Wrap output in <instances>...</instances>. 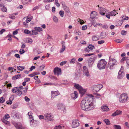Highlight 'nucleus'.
I'll return each instance as SVG.
<instances>
[{"mask_svg": "<svg viewBox=\"0 0 129 129\" xmlns=\"http://www.w3.org/2000/svg\"><path fill=\"white\" fill-rule=\"evenodd\" d=\"M45 66L44 65H42L40 67V70H43Z\"/></svg>", "mask_w": 129, "mask_h": 129, "instance_id": "e2e57ef3", "label": "nucleus"}, {"mask_svg": "<svg viewBox=\"0 0 129 129\" xmlns=\"http://www.w3.org/2000/svg\"><path fill=\"white\" fill-rule=\"evenodd\" d=\"M17 68L18 70L20 71H22L24 69L23 67L20 66H18Z\"/></svg>", "mask_w": 129, "mask_h": 129, "instance_id": "473e14b6", "label": "nucleus"}, {"mask_svg": "<svg viewBox=\"0 0 129 129\" xmlns=\"http://www.w3.org/2000/svg\"><path fill=\"white\" fill-rule=\"evenodd\" d=\"M22 2L24 4H25L28 3L27 0H22Z\"/></svg>", "mask_w": 129, "mask_h": 129, "instance_id": "864d4df0", "label": "nucleus"}, {"mask_svg": "<svg viewBox=\"0 0 129 129\" xmlns=\"http://www.w3.org/2000/svg\"><path fill=\"white\" fill-rule=\"evenodd\" d=\"M78 94L76 91H75L73 93L71 94V96L72 99L75 100L78 96Z\"/></svg>", "mask_w": 129, "mask_h": 129, "instance_id": "1a4fd4ad", "label": "nucleus"}, {"mask_svg": "<svg viewBox=\"0 0 129 129\" xmlns=\"http://www.w3.org/2000/svg\"><path fill=\"white\" fill-rule=\"evenodd\" d=\"M51 93L52 94V97L53 98H54L55 96L59 94V93L58 91H52L51 92Z\"/></svg>", "mask_w": 129, "mask_h": 129, "instance_id": "ddd939ff", "label": "nucleus"}, {"mask_svg": "<svg viewBox=\"0 0 129 129\" xmlns=\"http://www.w3.org/2000/svg\"><path fill=\"white\" fill-rule=\"evenodd\" d=\"M9 18L12 19H14L15 18V17L12 14H10L9 15Z\"/></svg>", "mask_w": 129, "mask_h": 129, "instance_id": "49530a36", "label": "nucleus"}, {"mask_svg": "<svg viewBox=\"0 0 129 129\" xmlns=\"http://www.w3.org/2000/svg\"><path fill=\"white\" fill-rule=\"evenodd\" d=\"M122 113V112L119 110H117L115 112L112 114V115L115 116L117 115H120Z\"/></svg>", "mask_w": 129, "mask_h": 129, "instance_id": "dca6fc26", "label": "nucleus"}, {"mask_svg": "<svg viewBox=\"0 0 129 129\" xmlns=\"http://www.w3.org/2000/svg\"><path fill=\"white\" fill-rule=\"evenodd\" d=\"M113 126L115 129H121V127L119 125H115Z\"/></svg>", "mask_w": 129, "mask_h": 129, "instance_id": "2f4dec72", "label": "nucleus"}, {"mask_svg": "<svg viewBox=\"0 0 129 129\" xmlns=\"http://www.w3.org/2000/svg\"><path fill=\"white\" fill-rule=\"evenodd\" d=\"M104 42L105 41L104 40H101L98 41V44H101L104 43Z\"/></svg>", "mask_w": 129, "mask_h": 129, "instance_id": "4d7b16f0", "label": "nucleus"}, {"mask_svg": "<svg viewBox=\"0 0 129 129\" xmlns=\"http://www.w3.org/2000/svg\"><path fill=\"white\" fill-rule=\"evenodd\" d=\"M108 11L107 10L104 8H102L101 9L100 13L102 15H104L105 14V13H106Z\"/></svg>", "mask_w": 129, "mask_h": 129, "instance_id": "4468645a", "label": "nucleus"}, {"mask_svg": "<svg viewBox=\"0 0 129 129\" xmlns=\"http://www.w3.org/2000/svg\"><path fill=\"white\" fill-rule=\"evenodd\" d=\"M99 39V38L98 36H93L92 38V40L93 41H96L98 40Z\"/></svg>", "mask_w": 129, "mask_h": 129, "instance_id": "b1692460", "label": "nucleus"}, {"mask_svg": "<svg viewBox=\"0 0 129 129\" xmlns=\"http://www.w3.org/2000/svg\"><path fill=\"white\" fill-rule=\"evenodd\" d=\"M25 52V51L24 49H21L19 51V52L20 54H22L24 53Z\"/></svg>", "mask_w": 129, "mask_h": 129, "instance_id": "052dcab7", "label": "nucleus"}, {"mask_svg": "<svg viewBox=\"0 0 129 129\" xmlns=\"http://www.w3.org/2000/svg\"><path fill=\"white\" fill-rule=\"evenodd\" d=\"M79 91L80 93H81L82 95L84 94L85 92V90L84 89H83L82 87Z\"/></svg>", "mask_w": 129, "mask_h": 129, "instance_id": "cd10ccee", "label": "nucleus"}, {"mask_svg": "<svg viewBox=\"0 0 129 129\" xmlns=\"http://www.w3.org/2000/svg\"><path fill=\"white\" fill-rule=\"evenodd\" d=\"M5 98L3 97H1L0 99V102L1 103H3L5 102Z\"/></svg>", "mask_w": 129, "mask_h": 129, "instance_id": "a18cd8bd", "label": "nucleus"}, {"mask_svg": "<svg viewBox=\"0 0 129 129\" xmlns=\"http://www.w3.org/2000/svg\"><path fill=\"white\" fill-rule=\"evenodd\" d=\"M109 13L110 14L111 16H115L116 14L118 13H117L116 11L115 10H114L110 13Z\"/></svg>", "mask_w": 129, "mask_h": 129, "instance_id": "aec40b11", "label": "nucleus"}, {"mask_svg": "<svg viewBox=\"0 0 129 129\" xmlns=\"http://www.w3.org/2000/svg\"><path fill=\"white\" fill-rule=\"evenodd\" d=\"M65 46L64 45H62V47L60 50V53L62 52L65 50Z\"/></svg>", "mask_w": 129, "mask_h": 129, "instance_id": "c9c22d12", "label": "nucleus"}, {"mask_svg": "<svg viewBox=\"0 0 129 129\" xmlns=\"http://www.w3.org/2000/svg\"><path fill=\"white\" fill-rule=\"evenodd\" d=\"M35 29L37 31H40L42 30V28L40 27H35Z\"/></svg>", "mask_w": 129, "mask_h": 129, "instance_id": "7c9ffc66", "label": "nucleus"}, {"mask_svg": "<svg viewBox=\"0 0 129 129\" xmlns=\"http://www.w3.org/2000/svg\"><path fill=\"white\" fill-rule=\"evenodd\" d=\"M61 69L58 67L55 68L54 70V74L57 75L58 76L61 74Z\"/></svg>", "mask_w": 129, "mask_h": 129, "instance_id": "6e6552de", "label": "nucleus"}, {"mask_svg": "<svg viewBox=\"0 0 129 129\" xmlns=\"http://www.w3.org/2000/svg\"><path fill=\"white\" fill-rule=\"evenodd\" d=\"M75 61L76 59L75 58H72L71 59V61H70V63L71 64H74L75 63Z\"/></svg>", "mask_w": 129, "mask_h": 129, "instance_id": "79ce46f5", "label": "nucleus"}, {"mask_svg": "<svg viewBox=\"0 0 129 129\" xmlns=\"http://www.w3.org/2000/svg\"><path fill=\"white\" fill-rule=\"evenodd\" d=\"M79 121L77 119H74L72 121L71 126L72 127L75 128L79 126Z\"/></svg>", "mask_w": 129, "mask_h": 129, "instance_id": "0eeeda50", "label": "nucleus"}, {"mask_svg": "<svg viewBox=\"0 0 129 129\" xmlns=\"http://www.w3.org/2000/svg\"><path fill=\"white\" fill-rule=\"evenodd\" d=\"M64 128V126L62 125H60L55 126L54 129H63Z\"/></svg>", "mask_w": 129, "mask_h": 129, "instance_id": "5701e85b", "label": "nucleus"}, {"mask_svg": "<svg viewBox=\"0 0 129 129\" xmlns=\"http://www.w3.org/2000/svg\"><path fill=\"white\" fill-rule=\"evenodd\" d=\"M55 2L56 5L57 6V7H58L60 6V4L58 2V0H55Z\"/></svg>", "mask_w": 129, "mask_h": 129, "instance_id": "8fccbe9b", "label": "nucleus"}, {"mask_svg": "<svg viewBox=\"0 0 129 129\" xmlns=\"http://www.w3.org/2000/svg\"><path fill=\"white\" fill-rule=\"evenodd\" d=\"M80 22V23L81 24H83L84 23V21H83V20H82V19L81 20L80 19H79L78 20V22Z\"/></svg>", "mask_w": 129, "mask_h": 129, "instance_id": "5fc2aeb1", "label": "nucleus"}, {"mask_svg": "<svg viewBox=\"0 0 129 129\" xmlns=\"http://www.w3.org/2000/svg\"><path fill=\"white\" fill-rule=\"evenodd\" d=\"M88 71L87 69L85 66H84L83 67V72L84 73Z\"/></svg>", "mask_w": 129, "mask_h": 129, "instance_id": "37998d69", "label": "nucleus"}, {"mask_svg": "<svg viewBox=\"0 0 129 129\" xmlns=\"http://www.w3.org/2000/svg\"><path fill=\"white\" fill-rule=\"evenodd\" d=\"M31 17H29L28 18H27V19L26 20V23H28L30 22L31 20Z\"/></svg>", "mask_w": 129, "mask_h": 129, "instance_id": "58836bf2", "label": "nucleus"}, {"mask_svg": "<svg viewBox=\"0 0 129 129\" xmlns=\"http://www.w3.org/2000/svg\"><path fill=\"white\" fill-rule=\"evenodd\" d=\"M21 76V74L15 75L12 77V79L13 80L17 79L20 77Z\"/></svg>", "mask_w": 129, "mask_h": 129, "instance_id": "6ab92c4d", "label": "nucleus"}, {"mask_svg": "<svg viewBox=\"0 0 129 129\" xmlns=\"http://www.w3.org/2000/svg\"><path fill=\"white\" fill-rule=\"evenodd\" d=\"M10 116L8 114H6L5 116L3 117V119H7L8 118H9Z\"/></svg>", "mask_w": 129, "mask_h": 129, "instance_id": "f704fd0d", "label": "nucleus"}, {"mask_svg": "<svg viewBox=\"0 0 129 129\" xmlns=\"http://www.w3.org/2000/svg\"><path fill=\"white\" fill-rule=\"evenodd\" d=\"M107 36L106 33L105 32H103L101 33V36L102 38L105 37Z\"/></svg>", "mask_w": 129, "mask_h": 129, "instance_id": "c85d7f7f", "label": "nucleus"}, {"mask_svg": "<svg viewBox=\"0 0 129 129\" xmlns=\"http://www.w3.org/2000/svg\"><path fill=\"white\" fill-rule=\"evenodd\" d=\"M115 41L116 42L118 43H121L122 41L121 40H115Z\"/></svg>", "mask_w": 129, "mask_h": 129, "instance_id": "338daca9", "label": "nucleus"}, {"mask_svg": "<svg viewBox=\"0 0 129 129\" xmlns=\"http://www.w3.org/2000/svg\"><path fill=\"white\" fill-rule=\"evenodd\" d=\"M27 41H28V43L29 44H31L33 42L32 40L29 38H27Z\"/></svg>", "mask_w": 129, "mask_h": 129, "instance_id": "e433bc0d", "label": "nucleus"}, {"mask_svg": "<svg viewBox=\"0 0 129 129\" xmlns=\"http://www.w3.org/2000/svg\"><path fill=\"white\" fill-rule=\"evenodd\" d=\"M121 33L122 35H124L126 34V31L124 30H122L121 31Z\"/></svg>", "mask_w": 129, "mask_h": 129, "instance_id": "774afa93", "label": "nucleus"}, {"mask_svg": "<svg viewBox=\"0 0 129 129\" xmlns=\"http://www.w3.org/2000/svg\"><path fill=\"white\" fill-rule=\"evenodd\" d=\"M67 62L66 61H63L62 62L60 63V65L61 66H63V65L67 63Z\"/></svg>", "mask_w": 129, "mask_h": 129, "instance_id": "13d9d810", "label": "nucleus"}, {"mask_svg": "<svg viewBox=\"0 0 129 129\" xmlns=\"http://www.w3.org/2000/svg\"><path fill=\"white\" fill-rule=\"evenodd\" d=\"M94 54V53H90V54H84V55L85 56H90L93 55Z\"/></svg>", "mask_w": 129, "mask_h": 129, "instance_id": "6e6d98bb", "label": "nucleus"}, {"mask_svg": "<svg viewBox=\"0 0 129 129\" xmlns=\"http://www.w3.org/2000/svg\"><path fill=\"white\" fill-rule=\"evenodd\" d=\"M93 97L92 94H89L83 98L80 104L82 109L87 111L93 109Z\"/></svg>", "mask_w": 129, "mask_h": 129, "instance_id": "f257e3e1", "label": "nucleus"}, {"mask_svg": "<svg viewBox=\"0 0 129 129\" xmlns=\"http://www.w3.org/2000/svg\"><path fill=\"white\" fill-rule=\"evenodd\" d=\"M101 109L103 111H106L109 110V108L108 107L105 106H103L102 107Z\"/></svg>", "mask_w": 129, "mask_h": 129, "instance_id": "f3484780", "label": "nucleus"}, {"mask_svg": "<svg viewBox=\"0 0 129 129\" xmlns=\"http://www.w3.org/2000/svg\"><path fill=\"white\" fill-rule=\"evenodd\" d=\"M103 87V85L99 84L94 85L92 86V88H93V90H94L96 92H98Z\"/></svg>", "mask_w": 129, "mask_h": 129, "instance_id": "423d86ee", "label": "nucleus"}, {"mask_svg": "<svg viewBox=\"0 0 129 129\" xmlns=\"http://www.w3.org/2000/svg\"><path fill=\"white\" fill-rule=\"evenodd\" d=\"M74 87L78 90H79L82 87L81 86L79 85V84H75L74 85Z\"/></svg>", "mask_w": 129, "mask_h": 129, "instance_id": "412c9836", "label": "nucleus"}, {"mask_svg": "<svg viewBox=\"0 0 129 129\" xmlns=\"http://www.w3.org/2000/svg\"><path fill=\"white\" fill-rule=\"evenodd\" d=\"M128 100V97L127 94L125 93L122 94L119 98V101L120 103L125 102Z\"/></svg>", "mask_w": 129, "mask_h": 129, "instance_id": "f03ea898", "label": "nucleus"}, {"mask_svg": "<svg viewBox=\"0 0 129 129\" xmlns=\"http://www.w3.org/2000/svg\"><path fill=\"white\" fill-rule=\"evenodd\" d=\"M45 119L47 121H49L52 120L53 119L52 115L51 113H46L44 115Z\"/></svg>", "mask_w": 129, "mask_h": 129, "instance_id": "39448f33", "label": "nucleus"}, {"mask_svg": "<svg viewBox=\"0 0 129 129\" xmlns=\"http://www.w3.org/2000/svg\"><path fill=\"white\" fill-rule=\"evenodd\" d=\"M2 122L6 124L7 125H9L10 122L8 121L5 119H2Z\"/></svg>", "mask_w": 129, "mask_h": 129, "instance_id": "4be33fe9", "label": "nucleus"}, {"mask_svg": "<svg viewBox=\"0 0 129 129\" xmlns=\"http://www.w3.org/2000/svg\"><path fill=\"white\" fill-rule=\"evenodd\" d=\"M87 47L90 50H92L94 48V46L92 45H89Z\"/></svg>", "mask_w": 129, "mask_h": 129, "instance_id": "4c0bfd02", "label": "nucleus"}, {"mask_svg": "<svg viewBox=\"0 0 129 129\" xmlns=\"http://www.w3.org/2000/svg\"><path fill=\"white\" fill-rule=\"evenodd\" d=\"M53 19L54 21L56 22H58V19L56 16H54L53 17Z\"/></svg>", "mask_w": 129, "mask_h": 129, "instance_id": "c03bdc74", "label": "nucleus"}, {"mask_svg": "<svg viewBox=\"0 0 129 129\" xmlns=\"http://www.w3.org/2000/svg\"><path fill=\"white\" fill-rule=\"evenodd\" d=\"M124 76V73L122 71L120 70L118 73V78L120 79L121 78L123 77Z\"/></svg>", "mask_w": 129, "mask_h": 129, "instance_id": "2eb2a0df", "label": "nucleus"}, {"mask_svg": "<svg viewBox=\"0 0 129 129\" xmlns=\"http://www.w3.org/2000/svg\"><path fill=\"white\" fill-rule=\"evenodd\" d=\"M28 86H27L25 88H22V90L24 92H27V90L28 89Z\"/></svg>", "mask_w": 129, "mask_h": 129, "instance_id": "ea45409f", "label": "nucleus"}, {"mask_svg": "<svg viewBox=\"0 0 129 129\" xmlns=\"http://www.w3.org/2000/svg\"><path fill=\"white\" fill-rule=\"evenodd\" d=\"M109 67L111 69H113V66L117 64V61L113 58L111 59L109 62Z\"/></svg>", "mask_w": 129, "mask_h": 129, "instance_id": "20e7f679", "label": "nucleus"}, {"mask_svg": "<svg viewBox=\"0 0 129 129\" xmlns=\"http://www.w3.org/2000/svg\"><path fill=\"white\" fill-rule=\"evenodd\" d=\"M103 121L107 125L110 124V122L109 119H105Z\"/></svg>", "mask_w": 129, "mask_h": 129, "instance_id": "c756f323", "label": "nucleus"}, {"mask_svg": "<svg viewBox=\"0 0 129 129\" xmlns=\"http://www.w3.org/2000/svg\"><path fill=\"white\" fill-rule=\"evenodd\" d=\"M106 16L108 19H110V18L111 15L109 13L108 14H106L105 15Z\"/></svg>", "mask_w": 129, "mask_h": 129, "instance_id": "680f3d73", "label": "nucleus"}, {"mask_svg": "<svg viewBox=\"0 0 129 129\" xmlns=\"http://www.w3.org/2000/svg\"><path fill=\"white\" fill-rule=\"evenodd\" d=\"M87 28L86 25L83 26L82 27V29L83 30H86Z\"/></svg>", "mask_w": 129, "mask_h": 129, "instance_id": "bf43d9fd", "label": "nucleus"}, {"mask_svg": "<svg viewBox=\"0 0 129 129\" xmlns=\"http://www.w3.org/2000/svg\"><path fill=\"white\" fill-rule=\"evenodd\" d=\"M90 50L89 49V48H88V47H87V48H86L85 49V51L86 52H90Z\"/></svg>", "mask_w": 129, "mask_h": 129, "instance_id": "603ef678", "label": "nucleus"}, {"mask_svg": "<svg viewBox=\"0 0 129 129\" xmlns=\"http://www.w3.org/2000/svg\"><path fill=\"white\" fill-rule=\"evenodd\" d=\"M63 8L65 12L66 13H68L69 12V9L68 7L66 6H64L63 7Z\"/></svg>", "mask_w": 129, "mask_h": 129, "instance_id": "a878e982", "label": "nucleus"}, {"mask_svg": "<svg viewBox=\"0 0 129 129\" xmlns=\"http://www.w3.org/2000/svg\"><path fill=\"white\" fill-rule=\"evenodd\" d=\"M122 18L123 20H127L128 18V17L125 16H122Z\"/></svg>", "mask_w": 129, "mask_h": 129, "instance_id": "09e8293b", "label": "nucleus"}, {"mask_svg": "<svg viewBox=\"0 0 129 129\" xmlns=\"http://www.w3.org/2000/svg\"><path fill=\"white\" fill-rule=\"evenodd\" d=\"M39 117L40 119H42L45 118L44 116L42 115H39Z\"/></svg>", "mask_w": 129, "mask_h": 129, "instance_id": "69168bd1", "label": "nucleus"}, {"mask_svg": "<svg viewBox=\"0 0 129 129\" xmlns=\"http://www.w3.org/2000/svg\"><path fill=\"white\" fill-rule=\"evenodd\" d=\"M24 32L27 34H31V32L28 29H25L24 31Z\"/></svg>", "mask_w": 129, "mask_h": 129, "instance_id": "72a5a7b5", "label": "nucleus"}, {"mask_svg": "<svg viewBox=\"0 0 129 129\" xmlns=\"http://www.w3.org/2000/svg\"><path fill=\"white\" fill-rule=\"evenodd\" d=\"M107 64L106 62L104 59L100 60L98 64V67L100 69L105 68Z\"/></svg>", "mask_w": 129, "mask_h": 129, "instance_id": "7ed1b4c3", "label": "nucleus"}, {"mask_svg": "<svg viewBox=\"0 0 129 129\" xmlns=\"http://www.w3.org/2000/svg\"><path fill=\"white\" fill-rule=\"evenodd\" d=\"M0 6L1 9L2 11L3 12H7V8L4 5V4L2 3H1L0 4Z\"/></svg>", "mask_w": 129, "mask_h": 129, "instance_id": "f8f14e48", "label": "nucleus"}, {"mask_svg": "<svg viewBox=\"0 0 129 129\" xmlns=\"http://www.w3.org/2000/svg\"><path fill=\"white\" fill-rule=\"evenodd\" d=\"M7 103L8 104H11L12 103V101L11 100H9L7 102Z\"/></svg>", "mask_w": 129, "mask_h": 129, "instance_id": "0e129e2a", "label": "nucleus"}, {"mask_svg": "<svg viewBox=\"0 0 129 129\" xmlns=\"http://www.w3.org/2000/svg\"><path fill=\"white\" fill-rule=\"evenodd\" d=\"M96 57V56L95 55L94 56L90 57L88 61V63H91V62H93Z\"/></svg>", "mask_w": 129, "mask_h": 129, "instance_id": "a211bd4d", "label": "nucleus"}, {"mask_svg": "<svg viewBox=\"0 0 129 129\" xmlns=\"http://www.w3.org/2000/svg\"><path fill=\"white\" fill-rule=\"evenodd\" d=\"M38 34V33L35 30H32V33H31V35H36Z\"/></svg>", "mask_w": 129, "mask_h": 129, "instance_id": "a19ab883", "label": "nucleus"}, {"mask_svg": "<svg viewBox=\"0 0 129 129\" xmlns=\"http://www.w3.org/2000/svg\"><path fill=\"white\" fill-rule=\"evenodd\" d=\"M33 114L32 112H28V115L29 116V118L30 119L33 118Z\"/></svg>", "mask_w": 129, "mask_h": 129, "instance_id": "bb28decb", "label": "nucleus"}, {"mask_svg": "<svg viewBox=\"0 0 129 129\" xmlns=\"http://www.w3.org/2000/svg\"><path fill=\"white\" fill-rule=\"evenodd\" d=\"M98 14V13L95 11L91 12L90 14V18L92 19H94L97 15Z\"/></svg>", "mask_w": 129, "mask_h": 129, "instance_id": "9d476101", "label": "nucleus"}, {"mask_svg": "<svg viewBox=\"0 0 129 129\" xmlns=\"http://www.w3.org/2000/svg\"><path fill=\"white\" fill-rule=\"evenodd\" d=\"M59 14L61 17H63V16L64 12L63 11H60L59 12Z\"/></svg>", "mask_w": 129, "mask_h": 129, "instance_id": "de8ad7c7", "label": "nucleus"}, {"mask_svg": "<svg viewBox=\"0 0 129 129\" xmlns=\"http://www.w3.org/2000/svg\"><path fill=\"white\" fill-rule=\"evenodd\" d=\"M57 107L58 109L60 110H63V111H64V110L65 109V108L64 106L61 103H59L57 106Z\"/></svg>", "mask_w": 129, "mask_h": 129, "instance_id": "9b49d317", "label": "nucleus"}, {"mask_svg": "<svg viewBox=\"0 0 129 129\" xmlns=\"http://www.w3.org/2000/svg\"><path fill=\"white\" fill-rule=\"evenodd\" d=\"M16 95L19 96L22 94V92L20 90L17 89V90H16Z\"/></svg>", "mask_w": 129, "mask_h": 129, "instance_id": "393cba45", "label": "nucleus"}, {"mask_svg": "<svg viewBox=\"0 0 129 129\" xmlns=\"http://www.w3.org/2000/svg\"><path fill=\"white\" fill-rule=\"evenodd\" d=\"M126 57H124L123 58H122L120 62L121 63H123L124 61V60H126Z\"/></svg>", "mask_w": 129, "mask_h": 129, "instance_id": "3c124183", "label": "nucleus"}]
</instances>
